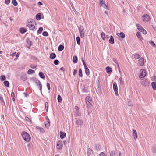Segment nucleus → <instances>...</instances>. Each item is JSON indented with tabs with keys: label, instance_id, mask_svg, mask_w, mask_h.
I'll return each mask as SVG.
<instances>
[{
	"label": "nucleus",
	"instance_id": "2f4dec72",
	"mask_svg": "<svg viewBox=\"0 0 156 156\" xmlns=\"http://www.w3.org/2000/svg\"><path fill=\"white\" fill-rule=\"evenodd\" d=\"M0 79L1 81H3L6 79V77L4 75H2L0 77Z\"/></svg>",
	"mask_w": 156,
	"mask_h": 156
},
{
	"label": "nucleus",
	"instance_id": "393cba45",
	"mask_svg": "<svg viewBox=\"0 0 156 156\" xmlns=\"http://www.w3.org/2000/svg\"><path fill=\"white\" fill-rule=\"evenodd\" d=\"M153 47H155V44L154 43V42L152 41H149L148 42Z\"/></svg>",
	"mask_w": 156,
	"mask_h": 156
},
{
	"label": "nucleus",
	"instance_id": "864d4df0",
	"mask_svg": "<svg viewBox=\"0 0 156 156\" xmlns=\"http://www.w3.org/2000/svg\"><path fill=\"white\" fill-rule=\"evenodd\" d=\"M30 66L31 68L34 69L35 68L37 67V66L36 65H34V64H31Z\"/></svg>",
	"mask_w": 156,
	"mask_h": 156
},
{
	"label": "nucleus",
	"instance_id": "bf43d9fd",
	"mask_svg": "<svg viewBox=\"0 0 156 156\" xmlns=\"http://www.w3.org/2000/svg\"><path fill=\"white\" fill-rule=\"evenodd\" d=\"M40 130L41 132L43 133L44 132V130L43 128H40Z\"/></svg>",
	"mask_w": 156,
	"mask_h": 156
},
{
	"label": "nucleus",
	"instance_id": "de8ad7c7",
	"mask_svg": "<svg viewBox=\"0 0 156 156\" xmlns=\"http://www.w3.org/2000/svg\"><path fill=\"white\" fill-rule=\"evenodd\" d=\"M110 156H115V153L113 151H111L110 153Z\"/></svg>",
	"mask_w": 156,
	"mask_h": 156
},
{
	"label": "nucleus",
	"instance_id": "f704fd0d",
	"mask_svg": "<svg viewBox=\"0 0 156 156\" xmlns=\"http://www.w3.org/2000/svg\"><path fill=\"white\" fill-rule=\"evenodd\" d=\"M140 57V55L138 54H136L134 55V57L136 59L139 58Z\"/></svg>",
	"mask_w": 156,
	"mask_h": 156
},
{
	"label": "nucleus",
	"instance_id": "1a4fd4ad",
	"mask_svg": "<svg viewBox=\"0 0 156 156\" xmlns=\"http://www.w3.org/2000/svg\"><path fill=\"white\" fill-rule=\"evenodd\" d=\"M99 2L100 4L104 8H106L107 9H108V7L105 3V1L103 0H99Z\"/></svg>",
	"mask_w": 156,
	"mask_h": 156
},
{
	"label": "nucleus",
	"instance_id": "052dcab7",
	"mask_svg": "<svg viewBox=\"0 0 156 156\" xmlns=\"http://www.w3.org/2000/svg\"><path fill=\"white\" fill-rule=\"evenodd\" d=\"M47 86L48 89L49 90H50V84L49 83H48L47 84Z\"/></svg>",
	"mask_w": 156,
	"mask_h": 156
},
{
	"label": "nucleus",
	"instance_id": "774afa93",
	"mask_svg": "<svg viewBox=\"0 0 156 156\" xmlns=\"http://www.w3.org/2000/svg\"><path fill=\"white\" fill-rule=\"evenodd\" d=\"M42 3L40 2H39L38 3V5H42Z\"/></svg>",
	"mask_w": 156,
	"mask_h": 156
},
{
	"label": "nucleus",
	"instance_id": "4468645a",
	"mask_svg": "<svg viewBox=\"0 0 156 156\" xmlns=\"http://www.w3.org/2000/svg\"><path fill=\"white\" fill-rule=\"evenodd\" d=\"M109 42L112 44L114 43V40L112 36H110V38L109 40Z\"/></svg>",
	"mask_w": 156,
	"mask_h": 156
},
{
	"label": "nucleus",
	"instance_id": "b1692460",
	"mask_svg": "<svg viewBox=\"0 0 156 156\" xmlns=\"http://www.w3.org/2000/svg\"><path fill=\"white\" fill-rule=\"evenodd\" d=\"M39 76L42 79H44L45 78V76L44 73L42 72H40L39 73Z\"/></svg>",
	"mask_w": 156,
	"mask_h": 156
},
{
	"label": "nucleus",
	"instance_id": "423d86ee",
	"mask_svg": "<svg viewBox=\"0 0 156 156\" xmlns=\"http://www.w3.org/2000/svg\"><path fill=\"white\" fill-rule=\"evenodd\" d=\"M113 87L114 90V91L116 95H118V87L117 84L115 82L113 83Z\"/></svg>",
	"mask_w": 156,
	"mask_h": 156
},
{
	"label": "nucleus",
	"instance_id": "cd10ccee",
	"mask_svg": "<svg viewBox=\"0 0 156 156\" xmlns=\"http://www.w3.org/2000/svg\"><path fill=\"white\" fill-rule=\"evenodd\" d=\"M21 79L23 81L26 80L27 79V77L26 75H23L21 76Z\"/></svg>",
	"mask_w": 156,
	"mask_h": 156
},
{
	"label": "nucleus",
	"instance_id": "c85d7f7f",
	"mask_svg": "<svg viewBox=\"0 0 156 156\" xmlns=\"http://www.w3.org/2000/svg\"><path fill=\"white\" fill-rule=\"evenodd\" d=\"M41 13H38L36 15V18L37 20H40L41 19Z\"/></svg>",
	"mask_w": 156,
	"mask_h": 156
},
{
	"label": "nucleus",
	"instance_id": "72a5a7b5",
	"mask_svg": "<svg viewBox=\"0 0 156 156\" xmlns=\"http://www.w3.org/2000/svg\"><path fill=\"white\" fill-rule=\"evenodd\" d=\"M34 73V71L32 69H30L27 71V73L28 74H32Z\"/></svg>",
	"mask_w": 156,
	"mask_h": 156
},
{
	"label": "nucleus",
	"instance_id": "49530a36",
	"mask_svg": "<svg viewBox=\"0 0 156 156\" xmlns=\"http://www.w3.org/2000/svg\"><path fill=\"white\" fill-rule=\"evenodd\" d=\"M42 35L44 36H47L48 35V33L46 31H44L42 33Z\"/></svg>",
	"mask_w": 156,
	"mask_h": 156
},
{
	"label": "nucleus",
	"instance_id": "4be33fe9",
	"mask_svg": "<svg viewBox=\"0 0 156 156\" xmlns=\"http://www.w3.org/2000/svg\"><path fill=\"white\" fill-rule=\"evenodd\" d=\"M152 87L154 90H156V83L155 82H152L151 83Z\"/></svg>",
	"mask_w": 156,
	"mask_h": 156
},
{
	"label": "nucleus",
	"instance_id": "a211bd4d",
	"mask_svg": "<svg viewBox=\"0 0 156 156\" xmlns=\"http://www.w3.org/2000/svg\"><path fill=\"white\" fill-rule=\"evenodd\" d=\"M107 72L108 73H111L112 71L111 68L109 67H107L106 68Z\"/></svg>",
	"mask_w": 156,
	"mask_h": 156
},
{
	"label": "nucleus",
	"instance_id": "603ef678",
	"mask_svg": "<svg viewBox=\"0 0 156 156\" xmlns=\"http://www.w3.org/2000/svg\"><path fill=\"white\" fill-rule=\"evenodd\" d=\"M59 61L58 60H55L54 62V63L55 65H57L58 64Z\"/></svg>",
	"mask_w": 156,
	"mask_h": 156
},
{
	"label": "nucleus",
	"instance_id": "6e6d98bb",
	"mask_svg": "<svg viewBox=\"0 0 156 156\" xmlns=\"http://www.w3.org/2000/svg\"><path fill=\"white\" fill-rule=\"evenodd\" d=\"M91 150L90 149H89L87 152V154L89 156L90 154H91Z\"/></svg>",
	"mask_w": 156,
	"mask_h": 156
},
{
	"label": "nucleus",
	"instance_id": "4c0bfd02",
	"mask_svg": "<svg viewBox=\"0 0 156 156\" xmlns=\"http://www.w3.org/2000/svg\"><path fill=\"white\" fill-rule=\"evenodd\" d=\"M76 41L77 42V43L78 45H79L80 44V38L78 36L76 37Z\"/></svg>",
	"mask_w": 156,
	"mask_h": 156
},
{
	"label": "nucleus",
	"instance_id": "680f3d73",
	"mask_svg": "<svg viewBox=\"0 0 156 156\" xmlns=\"http://www.w3.org/2000/svg\"><path fill=\"white\" fill-rule=\"evenodd\" d=\"M119 80L121 83L123 84V81L122 80V77H120L119 78Z\"/></svg>",
	"mask_w": 156,
	"mask_h": 156
},
{
	"label": "nucleus",
	"instance_id": "473e14b6",
	"mask_svg": "<svg viewBox=\"0 0 156 156\" xmlns=\"http://www.w3.org/2000/svg\"><path fill=\"white\" fill-rule=\"evenodd\" d=\"M101 37L103 40H105V34L104 32H102L101 34Z\"/></svg>",
	"mask_w": 156,
	"mask_h": 156
},
{
	"label": "nucleus",
	"instance_id": "3c124183",
	"mask_svg": "<svg viewBox=\"0 0 156 156\" xmlns=\"http://www.w3.org/2000/svg\"><path fill=\"white\" fill-rule=\"evenodd\" d=\"M11 96L13 101H14V94L13 92H12Z\"/></svg>",
	"mask_w": 156,
	"mask_h": 156
},
{
	"label": "nucleus",
	"instance_id": "58836bf2",
	"mask_svg": "<svg viewBox=\"0 0 156 156\" xmlns=\"http://www.w3.org/2000/svg\"><path fill=\"white\" fill-rule=\"evenodd\" d=\"M58 100L59 102H60L62 101V98L60 95H58Z\"/></svg>",
	"mask_w": 156,
	"mask_h": 156
},
{
	"label": "nucleus",
	"instance_id": "0e129e2a",
	"mask_svg": "<svg viewBox=\"0 0 156 156\" xmlns=\"http://www.w3.org/2000/svg\"><path fill=\"white\" fill-rule=\"evenodd\" d=\"M77 72V71L76 70H74V72H73V75H75Z\"/></svg>",
	"mask_w": 156,
	"mask_h": 156
},
{
	"label": "nucleus",
	"instance_id": "a878e982",
	"mask_svg": "<svg viewBox=\"0 0 156 156\" xmlns=\"http://www.w3.org/2000/svg\"><path fill=\"white\" fill-rule=\"evenodd\" d=\"M64 46L60 45L59 46L58 49V51H61L64 49Z\"/></svg>",
	"mask_w": 156,
	"mask_h": 156
},
{
	"label": "nucleus",
	"instance_id": "79ce46f5",
	"mask_svg": "<svg viewBox=\"0 0 156 156\" xmlns=\"http://www.w3.org/2000/svg\"><path fill=\"white\" fill-rule=\"evenodd\" d=\"M101 146L98 144L96 145L95 146V148L96 150H99L101 149Z\"/></svg>",
	"mask_w": 156,
	"mask_h": 156
},
{
	"label": "nucleus",
	"instance_id": "9b49d317",
	"mask_svg": "<svg viewBox=\"0 0 156 156\" xmlns=\"http://www.w3.org/2000/svg\"><path fill=\"white\" fill-rule=\"evenodd\" d=\"M138 63L139 64V66H143L144 64V58L143 57H141V58L138 60Z\"/></svg>",
	"mask_w": 156,
	"mask_h": 156
},
{
	"label": "nucleus",
	"instance_id": "f03ea898",
	"mask_svg": "<svg viewBox=\"0 0 156 156\" xmlns=\"http://www.w3.org/2000/svg\"><path fill=\"white\" fill-rule=\"evenodd\" d=\"M21 135L24 140L27 142H29L31 140L30 135L27 132L23 131L21 133Z\"/></svg>",
	"mask_w": 156,
	"mask_h": 156
},
{
	"label": "nucleus",
	"instance_id": "7ed1b4c3",
	"mask_svg": "<svg viewBox=\"0 0 156 156\" xmlns=\"http://www.w3.org/2000/svg\"><path fill=\"white\" fill-rule=\"evenodd\" d=\"M85 101L87 106L90 107L92 106V100L91 98L89 96H87L86 98Z\"/></svg>",
	"mask_w": 156,
	"mask_h": 156
},
{
	"label": "nucleus",
	"instance_id": "c03bdc74",
	"mask_svg": "<svg viewBox=\"0 0 156 156\" xmlns=\"http://www.w3.org/2000/svg\"><path fill=\"white\" fill-rule=\"evenodd\" d=\"M43 29L42 27H40L39 28V30H38L37 33L39 34H40L41 33V32L43 31Z\"/></svg>",
	"mask_w": 156,
	"mask_h": 156
},
{
	"label": "nucleus",
	"instance_id": "f8f14e48",
	"mask_svg": "<svg viewBox=\"0 0 156 156\" xmlns=\"http://www.w3.org/2000/svg\"><path fill=\"white\" fill-rule=\"evenodd\" d=\"M83 121L80 119H78L76 120V123L78 125L81 126L83 124Z\"/></svg>",
	"mask_w": 156,
	"mask_h": 156
},
{
	"label": "nucleus",
	"instance_id": "f3484780",
	"mask_svg": "<svg viewBox=\"0 0 156 156\" xmlns=\"http://www.w3.org/2000/svg\"><path fill=\"white\" fill-rule=\"evenodd\" d=\"M136 36L138 38H139L140 41H142L143 39L141 34L139 32H137L136 34Z\"/></svg>",
	"mask_w": 156,
	"mask_h": 156
},
{
	"label": "nucleus",
	"instance_id": "20e7f679",
	"mask_svg": "<svg viewBox=\"0 0 156 156\" xmlns=\"http://www.w3.org/2000/svg\"><path fill=\"white\" fill-rule=\"evenodd\" d=\"M80 37L83 38L84 37L85 31L83 27L81 26L79 28Z\"/></svg>",
	"mask_w": 156,
	"mask_h": 156
},
{
	"label": "nucleus",
	"instance_id": "6e6552de",
	"mask_svg": "<svg viewBox=\"0 0 156 156\" xmlns=\"http://www.w3.org/2000/svg\"><path fill=\"white\" fill-rule=\"evenodd\" d=\"M143 18V21L144 22L148 21L150 19V17L149 15L147 14L144 15Z\"/></svg>",
	"mask_w": 156,
	"mask_h": 156
},
{
	"label": "nucleus",
	"instance_id": "9d476101",
	"mask_svg": "<svg viewBox=\"0 0 156 156\" xmlns=\"http://www.w3.org/2000/svg\"><path fill=\"white\" fill-rule=\"evenodd\" d=\"M35 83L37 86H39V89L41 91L42 89V86L40 81L37 79L36 80V81H35Z\"/></svg>",
	"mask_w": 156,
	"mask_h": 156
},
{
	"label": "nucleus",
	"instance_id": "69168bd1",
	"mask_svg": "<svg viewBox=\"0 0 156 156\" xmlns=\"http://www.w3.org/2000/svg\"><path fill=\"white\" fill-rule=\"evenodd\" d=\"M75 109L76 110V111H78L79 109V108L78 106H76L75 107Z\"/></svg>",
	"mask_w": 156,
	"mask_h": 156
},
{
	"label": "nucleus",
	"instance_id": "6ab92c4d",
	"mask_svg": "<svg viewBox=\"0 0 156 156\" xmlns=\"http://www.w3.org/2000/svg\"><path fill=\"white\" fill-rule=\"evenodd\" d=\"M85 69V72L86 73V74L87 76H88L90 74V72L89 70L87 67H84Z\"/></svg>",
	"mask_w": 156,
	"mask_h": 156
},
{
	"label": "nucleus",
	"instance_id": "8fccbe9b",
	"mask_svg": "<svg viewBox=\"0 0 156 156\" xmlns=\"http://www.w3.org/2000/svg\"><path fill=\"white\" fill-rule=\"evenodd\" d=\"M45 107L46 109V111H48V103L47 102H46L45 103Z\"/></svg>",
	"mask_w": 156,
	"mask_h": 156
},
{
	"label": "nucleus",
	"instance_id": "e2e57ef3",
	"mask_svg": "<svg viewBox=\"0 0 156 156\" xmlns=\"http://www.w3.org/2000/svg\"><path fill=\"white\" fill-rule=\"evenodd\" d=\"M25 119L28 122H29L30 121V119L27 117H25Z\"/></svg>",
	"mask_w": 156,
	"mask_h": 156
},
{
	"label": "nucleus",
	"instance_id": "dca6fc26",
	"mask_svg": "<svg viewBox=\"0 0 156 156\" xmlns=\"http://www.w3.org/2000/svg\"><path fill=\"white\" fill-rule=\"evenodd\" d=\"M133 136L134 138V139L136 140L137 138V134L136 131L135 130H133Z\"/></svg>",
	"mask_w": 156,
	"mask_h": 156
},
{
	"label": "nucleus",
	"instance_id": "5701e85b",
	"mask_svg": "<svg viewBox=\"0 0 156 156\" xmlns=\"http://www.w3.org/2000/svg\"><path fill=\"white\" fill-rule=\"evenodd\" d=\"M44 123L45 127L47 128H48L50 126V121H46Z\"/></svg>",
	"mask_w": 156,
	"mask_h": 156
},
{
	"label": "nucleus",
	"instance_id": "13d9d810",
	"mask_svg": "<svg viewBox=\"0 0 156 156\" xmlns=\"http://www.w3.org/2000/svg\"><path fill=\"white\" fill-rule=\"evenodd\" d=\"M100 156H107L103 152H102L100 154Z\"/></svg>",
	"mask_w": 156,
	"mask_h": 156
},
{
	"label": "nucleus",
	"instance_id": "e433bc0d",
	"mask_svg": "<svg viewBox=\"0 0 156 156\" xmlns=\"http://www.w3.org/2000/svg\"><path fill=\"white\" fill-rule=\"evenodd\" d=\"M12 3L15 6H16L18 5L17 3L16 0H12Z\"/></svg>",
	"mask_w": 156,
	"mask_h": 156
},
{
	"label": "nucleus",
	"instance_id": "aec40b11",
	"mask_svg": "<svg viewBox=\"0 0 156 156\" xmlns=\"http://www.w3.org/2000/svg\"><path fill=\"white\" fill-rule=\"evenodd\" d=\"M77 57L76 56H74L73 57V61L74 63H76L77 62Z\"/></svg>",
	"mask_w": 156,
	"mask_h": 156
},
{
	"label": "nucleus",
	"instance_id": "c756f323",
	"mask_svg": "<svg viewBox=\"0 0 156 156\" xmlns=\"http://www.w3.org/2000/svg\"><path fill=\"white\" fill-rule=\"evenodd\" d=\"M4 85L7 87H8L9 86V82L7 81H5L3 83Z\"/></svg>",
	"mask_w": 156,
	"mask_h": 156
},
{
	"label": "nucleus",
	"instance_id": "a18cd8bd",
	"mask_svg": "<svg viewBox=\"0 0 156 156\" xmlns=\"http://www.w3.org/2000/svg\"><path fill=\"white\" fill-rule=\"evenodd\" d=\"M69 2L70 4L71 5L72 8H73V10L74 11V10H75V9L74 8V7L73 5V4L72 2L70 0H69Z\"/></svg>",
	"mask_w": 156,
	"mask_h": 156
},
{
	"label": "nucleus",
	"instance_id": "2eb2a0df",
	"mask_svg": "<svg viewBox=\"0 0 156 156\" xmlns=\"http://www.w3.org/2000/svg\"><path fill=\"white\" fill-rule=\"evenodd\" d=\"M60 138L62 139H63L66 136V134L65 133L60 131Z\"/></svg>",
	"mask_w": 156,
	"mask_h": 156
},
{
	"label": "nucleus",
	"instance_id": "ea45409f",
	"mask_svg": "<svg viewBox=\"0 0 156 156\" xmlns=\"http://www.w3.org/2000/svg\"><path fill=\"white\" fill-rule=\"evenodd\" d=\"M136 27H137V28L139 30L140 32H142V28H141V26H140L139 24H137L136 25Z\"/></svg>",
	"mask_w": 156,
	"mask_h": 156
},
{
	"label": "nucleus",
	"instance_id": "412c9836",
	"mask_svg": "<svg viewBox=\"0 0 156 156\" xmlns=\"http://www.w3.org/2000/svg\"><path fill=\"white\" fill-rule=\"evenodd\" d=\"M27 31V30L24 28H21L20 29V31L21 33L23 34Z\"/></svg>",
	"mask_w": 156,
	"mask_h": 156
},
{
	"label": "nucleus",
	"instance_id": "0eeeda50",
	"mask_svg": "<svg viewBox=\"0 0 156 156\" xmlns=\"http://www.w3.org/2000/svg\"><path fill=\"white\" fill-rule=\"evenodd\" d=\"M62 143L61 141H58L57 144V148L59 150L61 149L62 147Z\"/></svg>",
	"mask_w": 156,
	"mask_h": 156
},
{
	"label": "nucleus",
	"instance_id": "39448f33",
	"mask_svg": "<svg viewBox=\"0 0 156 156\" xmlns=\"http://www.w3.org/2000/svg\"><path fill=\"white\" fill-rule=\"evenodd\" d=\"M140 74L139 76L140 78H141L144 77L146 75V71L144 69H142L140 71Z\"/></svg>",
	"mask_w": 156,
	"mask_h": 156
},
{
	"label": "nucleus",
	"instance_id": "338daca9",
	"mask_svg": "<svg viewBox=\"0 0 156 156\" xmlns=\"http://www.w3.org/2000/svg\"><path fill=\"white\" fill-rule=\"evenodd\" d=\"M45 119L46 120V121H50L48 117L47 116L46 117Z\"/></svg>",
	"mask_w": 156,
	"mask_h": 156
},
{
	"label": "nucleus",
	"instance_id": "37998d69",
	"mask_svg": "<svg viewBox=\"0 0 156 156\" xmlns=\"http://www.w3.org/2000/svg\"><path fill=\"white\" fill-rule=\"evenodd\" d=\"M30 79L31 81L35 82V81H36L37 79L35 77H32Z\"/></svg>",
	"mask_w": 156,
	"mask_h": 156
},
{
	"label": "nucleus",
	"instance_id": "5fc2aeb1",
	"mask_svg": "<svg viewBox=\"0 0 156 156\" xmlns=\"http://www.w3.org/2000/svg\"><path fill=\"white\" fill-rule=\"evenodd\" d=\"M142 31L143 33L144 34H147V31L144 30V29L142 28Z\"/></svg>",
	"mask_w": 156,
	"mask_h": 156
},
{
	"label": "nucleus",
	"instance_id": "c9c22d12",
	"mask_svg": "<svg viewBox=\"0 0 156 156\" xmlns=\"http://www.w3.org/2000/svg\"><path fill=\"white\" fill-rule=\"evenodd\" d=\"M0 100L2 102V104L3 105H5V102L4 101V100L2 96H0Z\"/></svg>",
	"mask_w": 156,
	"mask_h": 156
},
{
	"label": "nucleus",
	"instance_id": "09e8293b",
	"mask_svg": "<svg viewBox=\"0 0 156 156\" xmlns=\"http://www.w3.org/2000/svg\"><path fill=\"white\" fill-rule=\"evenodd\" d=\"M76 114L78 116H80L81 115V113H80L79 112V111H76Z\"/></svg>",
	"mask_w": 156,
	"mask_h": 156
},
{
	"label": "nucleus",
	"instance_id": "bb28decb",
	"mask_svg": "<svg viewBox=\"0 0 156 156\" xmlns=\"http://www.w3.org/2000/svg\"><path fill=\"white\" fill-rule=\"evenodd\" d=\"M56 57V54L54 53H51L50 55V58L51 59H54Z\"/></svg>",
	"mask_w": 156,
	"mask_h": 156
},
{
	"label": "nucleus",
	"instance_id": "7c9ffc66",
	"mask_svg": "<svg viewBox=\"0 0 156 156\" xmlns=\"http://www.w3.org/2000/svg\"><path fill=\"white\" fill-rule=\"evenodd\" d=\"M78 75L80 77H82L83 76L82 70L80 68L79 69Z\"/></svg>",
	"mask_w": 156,
	"mask_h": 156
},
{
	"label": "nucleus",
	"instance_id": "ddd939ff",
	"mask_svg": "<svg viewBox=\"0 0 156 156\" xmlns=\"http://www.w3.org/2000/svg\"><path fill=\"white\" fill-rule=\"evenodd\" d=\"M116 34L118 37H121L122 39L125 37V34L123 32H121L120 33H117Z\"/></svg>",
	"mask_w": 156,
	"mask_h": 156
},
{
	"label": "nucleus",
	"instance_id": "4d7b16f0",
	"mask_svg": "<svg viewBox=\"0 0 156 156\" xmlns=\"http://www.w3.org/2000/svg\"><path fill=\"white\" fill-rule=\"evenodd\" d=\"M5 3L6 4H8L10 2V0H5Z\"/></svg>",
	"mask_w": 156,
	"mask_h": 156
},
{
	"label": "nucleus",
	"instance_id": "a19ab883",
	"mask_svg": "<svg viewBox=\"0 0 156 156\" xmlns=\"http://www.w3.org/2000/svg\"><path fill=\"white\" fill-rule=\"evenodd\" d=\"M127 104L128 106H133L132 102V101L130 100H128V101Z\"/></svg>",
	"mask_w": 156,
	"mask_h": 156
},
{
	"label": "nucleus",
	"instance_id": "f257e3e1",
	"mask_svg": "<svg viewBox=\"0 0 156 156\" xmlns=\"http://www.w3.org/2000/svg\"><path fill=\"white\" fill-rule=\"evenodd\" d=\"M27 25L31 30L33 31L36 30L37 29V26H36V23L33 19L28 20Z\"/></svg>",
	"mask_w": 156,
	"mask_h": 156
}]
</instances>
